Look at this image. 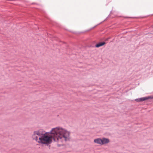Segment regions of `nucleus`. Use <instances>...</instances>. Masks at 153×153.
Segmentation results:
<instances>
[{
    "mask_svg": "<svg viewBox=\"0 0 153 153\" xmlns=\"http://www.w3.org/2000/svg\"><path fill=\"white\" fill-rule=\"evenodd\" d=\"M70 134V132L66 129L58 127L52 128L48 132L42 130L34 131L32 137L38 143L48 145L52 143L53 140L59 143L69 140Z\"/></svg>",
    "mask_w": 153,
    "mask_h": 153,
    "instance_id": "1",
    "label": "nucleus"
},
{
    "mask_svg": "<svg viewBox=\"0 0 153 153\" xmlns=\"http://www.w3.org/2000/svg\"><path fill=\"white\" fill-rule=\"evenodd\" d=\"M153 98V97L151 96H149L148 97H145L138 99H137L135 100L137 102L143 101L144 100H147L148 99H152Z\"/></svg>",
    "mask_w": 153,
    "mask_h": 153,
    "instance_id": "2",
    "label": "nucleus"
},
{
    "mask_svg": "<svg viewBox=\"0 0 153 153\" xmlns=\"http://www.w3.org/2000/svg\"><path fill=\"white\" fill-rule=\"evenodd\" d=\"M109 140L108 139L103 138L102 139V145L108 143Z\"/></svg>",
    "mask_w": 153,
    "mask_h": 153,
    "instance_id": "3",
    "label": "nucleus"
},
{
    "mask_svg": "<svg viewBox=\"0 0 153 153\" xmlns=\"http://www.w3.org/2000/svg\"><path fill=\"white\" fill-rule=\"evenodd\" d=\"M94 142L95 143L102 145V139L101 138H97L94 140Z\"/></svg>",
    "mask_w": 153,
    "mask_h": 153,
    "instance_id": "4",
    "label": "nucleus"
},
{
    "mask_svg": "<svg viewBox=\"0 0 153 153\" xmlns=\"http://www.w3.org/2000/svg\"><path fill=\"white\" fill-rule=\"evenodd\" d=\"M105 42H100L96 44L95 45V47L97 48L105 44Z\"/></svg>",
    "mask_w": 153,
    "mask_h": 153,
    "instance_id": "5",
    "label": "nucleus"
}]
</instances>
